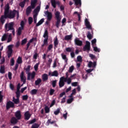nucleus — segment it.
Instances as JSON below:
<instances>
[{
  "instance_id": "nucleus-26",
  "label": "nucleus",
  "mask_w": 128,
  "mask_h": 128,
  "mask_svg": "<svg viewBox=\"0 0 128 128\" xmlns=\"http://www.w3.org/2000/svg\"><path fill=\"white\" fill-rule=\"evenodd\" d=\"M8 34H6V33H4V34L2 35L1 40L2 41H6V39H8Z\"/></svg>"
},
{
  "instance_id": "nucleus-4",
  "label": "nucleus",
  "mask_w": 128,
  "mask_h": 128,
  "mask_svg": "<svg viewBox=\"0 0 128 128\" xmlns=\"http://www.w3.org/2000/svg\"><path fill=\"white\" fill-rule=\"evenodd\" d=\"M25 24L24 21L22 20L20 22V27H19L18 28V32H17V34L19 36L21 35L22 30H24V28Z\"/></svg>"
},
{
  "instance_id": "nucleus-39",
  "label": "nucleus",
  "mask_w": 128,
  "mask_h": 128,
  "mask_svg": "<svg viewBox=\"0 0 128 128\" xmlns=\"http://www.w3.org/2000/svg\"><path fill=\"white\" fill-rule=\"evenodd\" d=\"M76 59L78 62H82V57L80 55H78V56H77Z\"/></svg>"
},
{
  "instance_id": "nucleus-64",
  "label": "nucleus",
  "mask_w": 128,
  "mask_h": 128,
  "mask_svg": "<svg viewBox=\"0 0 128 128\" xmlns=\"http://www.w3.org/2000/svg\"><path fill=\"white\" fill-rule=\"evenodd\" d=\"M44 44L45 45H48V38H45V39H44Z\"/></svg>"
},
{
  "instance_id": "nucleus-36",
  "label": "nucleus",
  "mask_w": 128,
  "mask_h": 128,
  "mask_svg": "<svg viewBox=\"0 0 128 128\" xmlns=\"http://www.w3.org/2000/svg\"><path fill=\"white\" fill-rule=\"evenodd\" d=\"M37 92H38L37 89H32V90L30 91V94L32 95H35L36 94H37Z\"/></svg>"
},
{
  "instance_id": "nucleus-61",
  "label": "nucleus",
  "mask_w": 128,
  "mask_h": 128,
  "mask_svg": "<svg viewBox=\"0 0 128 128\" xmlns=\"http://www.w3.org/2000/svg\"><path fill=\"white\" fill-rule=\"evenodd\" d=\"M12 34H10L9 36H8V39L7 42H10V41H12Z\"/></svg>"
},
{
  "instance_id": "nucleus-48",
  "label": "nucleus",
  "mask_w": 128,
  "mask_h": 128,
  "mask_svg": "<svg viewBox=\"0 0 128 128\" xmlns=\"http://www.w3.org/2000/svg\"><path fill=\"white\" fill-rule=\"evenodd\" d=\"M39 65H40V62H38V63H36V64L34 65V68L36 71H38Z\"/></svg>"
},
{
  "instance_id": "nucleus-50",
  "label": "nucleus",
  "mask_w": 128,
  "mask_h": 128,
  "mask_svg": "<svg viewBox=\"0 0 128 128\" xmlns=\"http://www.w3.org/2000/svg\"><path fill=\"white\" fill-rule=\"evenodd\" d=\"M74 14H78V21H80L81 16H80V14L78 13V12L77 11H75V12H74Z\"/></svg>"
},
{
  "instance_id": "nucleus-30",
  "label": "nucleus",
  "mask_w": 128,
  "mask_h": 128,
  "mask_svg": "<svg viewBox=\"0 0 128 128\" xmlns=\"http://www.w3.org/2000/svg\"><path fill=\"white\" fill-rule=\"evenodd\" d=\"M0 73H5V66L4 65H1L0 67Z\"/></svg>"
},
{
  "instance_id": "nucleus-62",
  "label": "nucleus",
  "mask_w": 128,
  "mask_h": 128,
  "mask_svg": "<svg viewBox=\"0 0 128 128\" xmlns=\"http://www.w3.org/2000/svg\"><path fill=\"white\" fill-rule=\"evenodd\" d=\"M94 50L96 52H100V50L99 49L98 47H94Z\"/></svg>"
},
{
  "instance_id": "nucleus-17",
  "label": "nucleus",
  "mask_w": 128,
  "mask_h": 128,
  "mask_svg": "<svg viewBox=\"0 0 128 128\" xmlns=\"http://www.w3.org/2000/svg\"><path fill=\"white\" fill-rule=\"evenodd\" d=\"M85 25L88 29H92V27L90 24V22L88 21V19L86 18L85 19Z\"/></svg>"
},
{
  "instance_id": "nucleus-16",
  "label": "nucleus",
  "mask_w": 128,
  "mask_h": 128,
  "mask_svg": "<svg viewBox=\"0 0 128 128\" xmlns=\"http://www.w3.org/2000/svg\"><path fill=\"white\" fill-rule=\"evenodd\" d=\"M10 123L11 124H13L14 125L18 123V120L16 119V117L14 116L12 117V118H10Z\"/></svg>"
},
{
  "instance_id": "nucleus-13",
  "label": "nucleus",
  "mask_w": 128,
  "mask_h": 128,
  "mask_svg": "<svg viewBox=\"0 0 128 128\" xmlns=\"http://www.w3.org/2000/svg\"><path fill=\"white\" fill-rule=\"evenodd\" d=\"M16 14V19H18L20 17V14L18 11H17V10H12V19L15 18V16Z\"/></svg>"
},
{
  "instance_id": "nucleus-18",
  "label": "nucleus",
  "mask_w": 128,
  "mask_h": 128,
  "mask_svg": "<svg viewBox=\"0 0 128 128\" xmlns=\"http://www.w3.org/2000/svg\"><path fill=\"white\" fill-rule=\"evenodd\" d=\"M31 117V114L30 113L29 111H26L24 113V118L26 120H28Z\"/></svg>"
},
{
  "instance_id": "nucleus-14",
  "label": "nucleus",
  "mask_w": 128,
  "mask_h": 128,
  "mask_svg": "<svg viewBox=\"0 0 128 128\" xmlns=\"http://www.w3.org/2000/svg\"><path fill=\"white\" fill-rule=\"evenodd\" d=\"M51 4L54 8H56V5H60V1H56V0H51Z\"/></svg>"
},
{
  "instance_id": "nucleus-2",
  "label": "nucleus",
  "mask_w": 128,
  "mask_h": 128,
  "mask_svg": "<svg viewBox=\"0 0 128 128\" xmlns=\"http://www.w3.org/2000/svg\"><path fill=\"white\" fill-rule=\"evenodd\" d=\"M4 14L6 19L9 18V19H12V11H10V4H7L4 8Z\"/></svg>"
},
{
  "instance_id": "nucleus-42",
  "label": "nucleus",
  "mask_w": 128,
  "mask_h": 128,
  "mask_svg": "<svg viewBox=\"0 0 128 128\" xmlns=\"http://www.w3.org/2000/svg\"><path fill=\"white\" fill-rule=\"evenodd\" d=\"M87 38H88V39H92V36L90 32V31H88V34H87Z\"/></svg>"
},
{
  "instance_id": "nucleus-32",
  "label": "nucleus",
  "mask_w": 128,
  "mask_h": 128,
  "mask_svg": "<svg viewBox=\"0 0 128 128\" xmlns=\"http://www.w3.org/2000/svg\"><path fill=\"white\" fill-rule=\"evenodd\" d=\"M34 41V38H32V39H30V41L28 42L27 44V45H26V50H28L30 45V44L33 42Z\"/></svg>"
},
{
  "instance_id": "nucleus-41",
  "label": "nucleus",
  "mask_w": 128,
  "mask_h": 128,
  "mask_svg": "<svg viewBox=\"0 0 128 128\" xmlns=\"http://www.w3.org/2000/svg\"><path fill=\"white\" fill-rule=\"evenodd\" d=\"M22 100L26 101L28 98V95L26 94V95H22Z\"/></svg>"
},
{
  "instance_id": "nucleus-34",
  "label": "nucleus",
  "mask_w": 128,
  "mask_h": 128,
  "mask_svg": "<svg viewBox=\"0 0 128 128\" xmlns=\"http://www.w3.org/2000/svg\"><path fill=\"white\" fill-rule=\"evenodd\" d=\"M40 5H39L34 10V13H36V14L39 12L40 10Z\"/></svg>"
},
{
  "instance_id": "nucleus-59",
  "label": "nucleus",
  "mask_w": 128,
  "mask_h": 128,
  "mask_svg": "<svg viewBox=\"0 0 128 128\" xmlns=\"http://www.w3.org/2000/svg\"><path fill=\"white\" fill-rule=\"evenodd\" d=\"M36 72L34 71H33L32 73H31V76H32V79H34L36 76Z\"/></svg>"
},
{
  "instance_id": "nucleus-40",
  "label": "nucleus",
  "mask_w": 128,
  "mask_h": 128,
  "mask_svg": "<svg viewBox=\"0 0 128 128\" xmlns=\"http://www.w3.org/2000/svg\"><path fill=\"white\" fill-rule=\"evenodd\" d=\"M12 101L15 103V104H18V98H15L14 96H13L12 98Z\"/></svg>"
},
{
  "instance_id": "nucleus-49",
  "label": "nucleus",
  "mask_w": 128,
  "mask_h": 128,
  "mask_svg": "<svg viewBox=\"0 0 128 128\" xmlns=\"http://www.w3.org/2000/svg\"><path fill=\"white\" fill-rule=\"evenodd\" d=\"M60 108H57L56 110L54 111V114H55V115H58V113H60Z\"/></svg>"
},
{
  "instance_id": "nucleus-19",
  "label": "nucleus",
  "mask_w": 128,
  "mask_h": 128,
  "mask_svg": "<svg viewBox=\"0 0 128 128\" xmlns=\"http://www.w3.org/2000/svg\"><path fill=\"white\" fill-rule=\"evenodd\" d=\"M48 74L51 75V76H55L56 77H58V72L57 71V70H55L52 72H49Z\"/></svg>"
},
{
  "instance_id": "nucleus-8",
  "label": "nucleus",
  "mask_w": 128,
  "mask_h": 128,
  "mask_svg": "<svg viewBox=\"0 0 128 128\" xmlns=\"http://www.w3.org/2000/svg\"><path fill=\"white\" fill-rule=\"evenodd\" d=\"M12 52H13L12 45H8V50L7 52L8 58H10V57L12 56Z\"/></svg>"
},
{
  "instance_id": "nucleus-56",
  "label": "nucleus",
  "mask_w": 128,
  "mask_h": 128,
  "mask_svg": "<svg viewBox=\"0 0 128 128\" xmlns=\"http://www.w3.org/2000/svg\"><path fill=\"white\" fill-rule=\"evenodd\" d=\"M52 48H53L52 44H50L49 46H48V51H50V50H52Z\"/></svg>"
},
{
  "instance_id": "nucleus-57",
  "label": "nucleus",
  "mask_w": 128,
  "mask_h": 128,
  "mask_svg": "<svg viewBox=\"0 0 128 128\" xmlns=\"http://www.w3.org/2000/svg\"><path fill=\"white\" fill-rule=\"evenodd\" d=\"M25 6V4H24V0L22 1V2H20V7H22V8H23Z\"/></svg>"
},
{
  "instance_id": "nucleus-3",
  "label": "nucleus",
  "mask_w": 128,
  "mask_h": 128,
  "mask_svg": "<svg viewBox=\"0 0 128 128\" xmlns=\"http://www.w3.org/2000/svg\"><path fill=\"white\" fill-rule=\"evenodd\" d=\"M60 13L59 11H57L55 13L56 18V26L57 28H59L61 22V17H60Z\"/></svg>"
},
{
  "instance_id": "nucleus-6",
  "label": "nucleus",
  "mask_w": 128,
  "mask_h": 128,
  "mask_svg": "<svg viewBox=\"0 0 128 128\" xmlns=\"http://www.w3.org/2000/svg\"><path fill=\"white\" fill-rule=\"evenodd\" d=\"M67 78L64 76L60 78V80L59 81V86L63 87L65 85V82H66Z\"/></svg>"
},
{
  "instance_id": "nucleus-35",
  "label": "nucleus",
  "mask_w": 128,
  "mask_h": 128,
  "mask_svg": "<svg viewBox=\"0 0 128 128\" xmlns=\"http://www.w3.org/2000/svg\"><path fill=\"white\" fill-rule=\"evenodd\" d=\"M40 125L38 123H35L34 122V124H32V128H38L40 127Z\"/></svg>"
},
{
  "instance_id": "nucleus-28",
  "label": "nucleus",
  "mask_w": 128,
  "mask_h": 128,
  "mask_svg": "<svg viewBox=\"0 0 128 128\" xmlns=\"http://www.w3.org/2000/svg\"><path fill=\"white\" fill-rule=\"evenodd\" d=\"M43 37L44 38H47L48 40V30H46L44 34H43Z\"/></svg>"
},
{
  "instance_id": "nucleus-7",
  "label": "nucleus",
  "mask_w": 128,
  "mask_h": 128,
  "mask_svg": "<svg viewBox=\"0 0 128 128\" xmlns=\"http://www.w3.org/2000/svg\"><path fill=\"white\" fill-rule=\"evenodd\" d=\"M90 43L89 41H86V44L83 47V51H90Z\"/></svg>"
},
{
  "instance_id": "nucleus-10",
  "label": "nucleus",
  "mask_w": 128,
  "mask_h": 128,
  "mask_svg": "<svg viewBox=\"0 0 128 128\" xmlns=\"http://www.w3.org/2000/svg\"><path fill=\"white\" fill-rule=\"evenodd\" d=\"M21 80L23 82V84H22L21 86H23L24 84L26 83V77L24 76V71H22L20 75Z\"/></svg>"
},
{
  "instance_id": "nucleus-25",
  "label": "nucleus",
  "mask_w": 128,
  "mask_h": 128,
  "mask_svg": "<svg viewBox=\"0 0 128 128\" xmlns=\"http://www.w3.org/2000/svg\"><path fill=\"white\" fill-rule=\"evenodd\" d=\"M74 4L76 6H82V1L81 0H74Z\"/></svg>"
},
{
  "instance_id": "nucleus-46",
  "label": "nucleus",
  "mask_w": 128,
  "mask_h": 128,
  "mask_svg": "<svg viewBox=\"0 0 128 128\" xmlns=\"http://www.w3.org/2000/svg\"><path fill=\"white\" fill-rule=\"evenodd\" d=\"M96 41L97 40L96 38H94V39H93V40H92V44L94 48V44L96 43Z\"/></svg>"
},
{
  "instance_id": "nucleus-9",
  "label": "nucleus",
  "mask_w": 128,
  "mask_h": 128,
  "mask_svg": "<svg viewBox=\"0 0 128 128\" xmlns=\"http://www.w3.org/2000/svg\"><path fill=\"white\" fill-rule=\"evenodd\" d=\"M15 116L18 120L17 123H18V120H20V119H21L22 116L20 110H18V111H16V112H15Z\"/></svg>"
},
{
  "instance_id": "nucleus-55",
  "label": "nucleus",
  "mask_w": 128,
  "mask_h": 128,
  "mask_svg": "<svg viewBox=\"0 0 128 128\" xmlns=\"http://www.w3.org/2000/svg\"><path fill=\"white\" fill-rule=\"evenodd\" d=\"M34 23L36 24L37 22V14H34Z\"/></svg>"
},
{
  "instance_id": "nucleus-21",
  "label": "nucleus",
  "mask_w": 128,
  "mask_h": 128,
  "mask_svg": "<svg viewBox=\"0 0 128 128\" xmlns=\"http://www.w3.org/2000/svg\"><path fill=\"white\" fill-rule=\"evenodd\" d=\"M38 2V0H32L31 1V8L34 9L36 7V5Z\"/></svg>"
},
{
  "instance_id": "nucleus-24",
  "label": "nucleus",
  "mask_w": 128,
  "mask_h": 128,
  "mask_svg": "<svg viewBox=\"0 0 128 128\" xmlns=\"http://www.w3.org/2000/svg\"><path fill=\"white\" fill-rule=\"evenodd\" d=\"M72 38V35L70 34V35H66L64 38V40H71Z\"/></svg>"
},
{
  "instance_id": "nucleus-45",
  "label": "nucleus",
  "mask_w": 128,
  "mask_h": 128,
  "mask_svg": "<svg viewBox=\"0 0 128 128\" xmlns=\"http://www.w3.org/2000/svg\"><path fill=\"white\" fill-rule=\"evenodd\" d=\"M36 118H34V119H32V120H30V121H28V124H32L33 123L34 124V122H36Z\"/></svg>"
},
{
  "instance_id": "nucleus-27",
  "label": "nucleus",
  "mask_w": 128,
  "mask_h": 128,
  "mask_svg": "<svg viewBox=\"0 0 128 128\" xmlns=\"http://www.w3.org/2000/svg\"><path fill=\"white\" fill-rule=\"evenodd\" d=\"M32 8L31 4L30 6H28V7L27 8V9L26 10V13L27 15H28L32 12Z\"/></svg>"
},
{
  "instance_id": "nucleus-11",
  "label": "nucleus",
  "mask_w": 128,
  "mask_h": 128,
  "mask_svg": "<svg viewBox=\"0 0 128 128\" xmlns=\"http://www.w3.org/2000/svg\"><path fill=\"white\" fill-rule=\"evenodd\" d=\"M11 107L12 108L14 107V104L12 101H8L6 104V108L7 110H8V109H10V108Z\"/></svg>"
},
{
  "instance_id": "nucleus-29",
  "label": "nucleus",
  "mask_w": 128,
  "mask_h": 128,
  "mask_svg": "<svg viewBox=\"0 0 128 128\" xmlns=\"http://www.w3.org/2000/svg\"><path fill=\"white\" fill-rule=\"evenodd\" d=\"M44 18H42V19H40V21L38 22V23H37L36 24V26L38 27V26L42 25V23H44Z\"/></svg>"
},
{
  "instance_id": "nucleus-33",
  "label": "nucleus",
  "mask_w": 128,
  "mask_h": 128,
  "mask_svg": "<svg viewBox=\"0 0 128 128\" xmlns=\"http://www.w3.org/2000/svg\"><path fill=\"white\" fill-rule=\"evenodd\" d=\"M16 96L17 99L18 100V103H20V92H19V91L17 89V90L16 91Z\"/></svg>"
},
{
  "instance_id": "nucleus-52",
  "label": "nucleus",
  "mask_w": 128,
  "mask_h": 128,
  "mask_svg": "<svg viewBox=\"0 0 128 128\" xmlns=\"http://www.w3.org/2000/svg\"><path fill=\"white\" fill-rule=\"evenodd\" d=\"M30 65H28V67L26 68V73H29L30 70Z\"/></svg>"
},
{
  "instance_id": "nucleus-37",
  "label": "nucleus",
  "mask_w": 128,
  "mask_h": 128,
  "mask_svg": "<svg viewBox=\"0 0 128 128\" xmlns=\"http://www.w3.org/2000/svg\"><path fill=\"white\" fill-rule=\"evenodd\" d=\"M61 55L62 56V59H64V60L65 62H67L68 61V59L66 57V55L65 54H61Z\"/></svg>"
},
{
  "instance_id": "nucleus-60",
  "label": "nucleus",
  "mask_w": 128,
  "mask_h": 128,
  "mask_svg": "<svg viewBox=\"0 0 128 128\" xmlns=\"http://www.w3.org/2000/svg\"><path fill=\"white\" fill-rule=\"evenodd\" d=\"M55 92L54 89H52V88H51L50 89V95H53L54 93Z\"/></svg>"
},
{
  "instance_id": "nucleus-58",
  "label": "nucleus",
  "mask_w": 128,
  "mask_h": 128,
  "mask_svg": "<svg viewBox=\"0 0 128 128\" xmlns=\"http://www.w3.org/2000/svg\"><path fill=\"white\" fill-rule=\"evenodd\" d=\"M26 42H27V38H24V39H23V40H22V45H24L26 43Z\"/></svg>"
},
{
  "instance_id": "nucleus-53",
  "label": "nucleus",
  "mask_w": 128,
  "mask_h": 128,
  "mask_svg": "<svg viewBox=\"0 0 128 128\" xmlns=\"http://www.w3.org/2000/svg\"><path fill=\"white\" fill-rule=\"evenodd\" d=\"M74 98H68V99L67 100V103L68 104H70L72 103V101H74Z\"/></svg>"
},
{
  "instance_id": "nucleus-38",
  "label": "nucleus",
  "mask_w": 128,
  "mask_h": 128,
  "mask_svg": "<svg viewBox=\"0 0 128 128\" xmlns=\"http://www.w3.org/2000/svg\"><path fill=\"white\" fill-rule=\"evenodd\" d=\"M74 70V65H72V66H70V67L69 68L68 72H70V73H72V72H73Z\"/></svg>"
},
{
  "instance_id": "nucleus-54",
  "label": "nucleus",
  "mask_w": 128,
  "mask_h": 128,
  "mask_svg": "<svg viewBox=\"0 0 128 128\" xmlns=\"http://www.w3.org/2000/svg\"><path fill=\"white\" fill-rule=\"evenodd\" d=\"M57 80H53L52 81V87H56V84Z\"/></svg>"
},
{
  "instance_id": "nucleus-22",
  "label": "nucleus",
  "mask_w": 128,
  "mask_h": 128,
  "mask_svg": "<svg viewBox=\"0 0 128 128\" xmlns=\"http://www.w3.org/2000/svg\"><path fill=\"white\" fill-rule=\"evenodd\" d=\"M48 79V74H46V73H44V74L42 75V80L43 81H47Z\"/></svg>"
},
{
  "instance_id": "nucleus-51",
  "label": "nucleus",
  "mask_w": 128,
  "mask_h": 128,
  "mask_svg": "<svg viewBox=\"0 0 128 128\" xmlns=\"http://www.w3.org/2000/svg\"><path fill=\"white\" fill-rule=\"evenodd\" d=\"M14 58H12L10 61L11 66H14Z\"/></svg>"
},
{
  "instance_id": "nucleus-23",
  "label": "nucleus",
  "mask_w": 128,
  "mask_h": 128,
  "mask_svg": "<svg viewBox=\"0 0 128 128\" xmlns=\"http://www.w3.org/2000/svg\"><path fill=\"white\" fill-rule=\"evenodd\" d=\"M58 38L57 37V36H56L54 40V48H57L58 45Z\"/></svg>"
},
{
  "instance_id": "nucleus-31",
  "label": "nucleus",
  "mask_w": 128,
  "mask_h": 128,
  "mask_svg": "<svg viewBox=\"0 0 128 128\" xmlns=\"http://www.w3.org/2000/svg\"><path fill=\"white\" fill-rule=\"evenodd\" d=\"M42 79L41 78H38L37 79V80H36L35 81V85L38 86V85H40V83L42 82Z\"/></svg>"
},
{
  "instance_id": "nucleus-12",
  "label": "nucleus",
  "mask_w": 128,
  "mask_h": 128,
  "mask_svg": "<svg viewBox=\"0 0 128 128\" xmlns=\"http://www.w3.org/2000/svg\"><path fill=\"white\" fill-rule=\"evenodd\" d=\"M45 14L47 16V20H48V21H50L52 18V12L46 11L45 12Z\"/></svg>"
},
{
  "instance_id": "nucleus-43",
  "label": "nucleus",
  "mask_w": 128,
  "mask_h": 128,
  "mask_svg": "<svg viewBox=\"0 0 128 128\" xmlns=\"http://www.w3.org/2000/svg\"><path fill=\"white\" fill-rule=\"evenodd\" d=\"M51 120L52 119H48L47 123H48V124H50H50H54V123H56V120H54L53 121H51Z\"/></svg>"
},
{
  "instance_id": "nucleus-5",
  "label": "nucleus",
  "mask_w": 128,
  "mask_h": 128,
  "mask_svg": "<svg viewBox=\"0 0 128 128\" xmlns=\"http://www.w3.org/2000/svg\"><path fill=\"white\" fill-rule=\"evenodd\" d=\"M22 62V57L19 56L17 59V63L16 64V65L14 66V68H13V70H14V71H16L18 69V67L19 66V64H21V63Z\"/></svg>"
},
{
  "instance_id": "nucleus-20",
  "label": "nucleus",
  "mask_w": 128,
  "mask_h": 128,
  "mask_svg": "<svg viewBox=\"0 0 128 128\" xmlns=\"http://www.w3.org/2000/svg\"><path fill=\"white\" fill-rule=\"evenodd\" d=\"M6 16H5V12H4V14L2 15L0 18V22H1L2 24H4L6 21Z\"/></svg>"
},
{
  "instance_id": "nucleus-63",
  "label": "nucleus",
  "mask_w": 128,
  "mask_h": 128,
  "mask_svg": "<svg viewBox=\"0 0 128 128\" xmlns=\"http://www.w3.org/2000/svg\"><path fill=\"white\" fill-rule=\"evenodd\" d=\"M66 50L67 52H71V51H72V48H71V47H67Z\"/></svg>"
},
{
  "instance_id": "nucleus-15",
  "label": "nucleus",
  "mask_w": 128,
  "mask_h": 128,
  "mask_svg": "<svg viewBox=\"0 0 128 128\" xmlns=\"http://www.w3.org/2000/svg\"><path fill=\"white\" fill-rule=\"evenodd\" d=\"M74 43L76 45H78V46H82L83 44L82 41V40H80V39H78V38H76V39H74Z\"/></svg>"
},
{
  "instance_id": "nucleus-44",
  "label": "nucleus",
  "mask_w": 128,
  "mask_h": 128,
  "mask_svg": "<svg viewBox=\"0 0 128 128\" xmlns=\"http://www.w3.org/2000/svg\"><path fill=\"white\" fill-rule=\"evenodd\" d=\"M44 110L46 113H49L50 111V108L48 107V106H45Z\"/></svg>"
},
{
  "instance_id": "nucleus-47",
  "label": "nucleus",
  "mask_w": 128,
  "mask_h": 128,
  "mask_svg": "<svg viewBox=\"0 0 128 128\" xmlns=\"http://www.w3.org/2000/svg\"><path fill=\"white\" fill-rule=\"evenodd\" d=\"M28 23L30 25H31L33 22V18L32 17H29L28 19Z\"/></svg>"
},
{
  "instance_id": "nucleus-1",
  "label": "nucleus",
  "mask_w": 128,
  "mask_h": 128,
  "mask_svg": "<svg viewBox=\"0 0 128 128\" xmlns=\"http://www.w3.org/2000/svg\"><path fill=\"white\" fill-rule=\"evenodd\" d=\"M14 22H10V23H6L5 24V30L8 32L10 30H12V34L14 36L15 35V29L14 28Z\"/></svg>"
}]
</instances>
